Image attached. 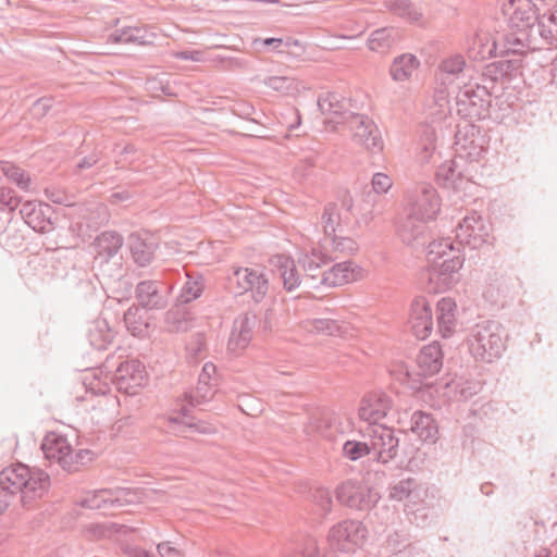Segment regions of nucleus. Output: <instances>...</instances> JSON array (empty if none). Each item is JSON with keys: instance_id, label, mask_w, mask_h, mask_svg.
<instances>
[{"instance_id": "1", "label": "nucleus", "mask_w": 557, "mask_h": 557, "mask_svg": "<svg viewBox=\"0 0 557 557\" xmlns=\"http://www.w3.org/2000/svg\"><path fill=\"white\" fill-rule=\"evenodd\" d=\"M50 487V476L44 470L15 463L0 472V513L10 505V496L20 493L24 507L44 497Z\"/></svg>"}, {"instance_id": "2", "label": "nucleus", "mask_w": 557, "mask_h": 557, "mask_svg": "<svg viewBox=\"0 0 557 557\" xmlns=\"http://www.w3.org/2000/svg\"><path fill=\"white\" fill-rule=\"evenodd\" d=\"M508 11L509 30L503 35L502 53L522 55L527 52V47L536 44L533 28L536 27L540 17L531 0H510Z\"/></svg>"}, {"instance_id": "3", "label": "nucleus", "mask_w": 557, "mask_h": 557, "mask_svg": "<svg viewBox=\"0 0 557 557\" xmlns=\"http://www.w3.org/2000/svg\"><path fill=\"white\" fill-rule=\"evenodd\" d=\"M463 261V256L450 238L434 240L428 250L430 283L435 284L437 290L450 288L458 281V271Z\"/></svg>"}, {"instance_id": "4", "label": "nucleus", "mask_w": 557, "mask_h": 557, "mask_svg": "<svg viewBox=\"0 0 557 557\" xmlns=\"http://www.w3.org/2000/svg\"><path fill=\"white\" fill-rule=\"evenodd\" d=\"M481 74L479 81L459 88L456 96L457 113L469 120H484L490 115L491 98L503 89Z\"/></svg>"}, {"instance_id": "5", "label": "nucleus", "mask_w": 557, "mask_h": 557, "mask_svg": "<svg viewBox=\"0 0 557 557\" xmlns=\"http://www.w3.org/2000/svg\"><path fill=\"white\" fill-rule=\"evenodd\" d=\"M505 337V331L500 323L488 320L471 327L467 344L475 360L493 362L500 358L506 348Z\"/></svg>"}, {"instance_id": "6", "label": "nucleus", "mask_w": 557, "mask_h": 557, "mask_svg": "<svg viewBox=\"0 0 557 557\" xmlns=\"http://www.w3.org/2000/svg\"><path fill=\"white\" fill-rule=\"evenodd\" d=\"M228 288L235 295L251 293L255 302H261L269 293L268 275L261 268L232 267L227 275Z\"/></svg>"}, {"instance_id": "7", "label": "nucleus", "mask_w": 557, "mask_h": 557, "mask_svg": "<svg viewBox=\"0 0 557 557\" xmlns=\"http://www.w3.org/2000/svg\"><path fill=\"white\" fill-rule=\"evenodd\" d=\"M363 440L369 441L371 454L379 463H387L396 458L399 447V437L394 429L384 424H367L360 430Z\"/></svg>"}, {"instance_id": "8", "label": "nucleus", "mask_w": 557, "mask_h": 557, "mask_svg": "<svg viewBox=\"0 0 557 557\" xmlns=\"http://www.w3.org/2000/svg\"><path fill=\"white\" fill-rule=\"evenodd\" d=\"M441 211V199L431 184H420L410 194L407 212L419 219L433 221Z\"/></svg>"}, {"instance_id": "9", "label": "nucleus", "mask_w": 557, "mask_h": 557, "mask_svg": "<svg viewBox=\"0 0 557 557\" xmlns=\"http://www.w3.org/2000/svg\"><path fill=\"white\" fill-rule=\"evenodd\" d=\"M380 497L376 490L354 480H347L336 488L337 500L357 510H370L379 502Z\"/></svg>"}, {"instance_id": "10", "label": "nucleus", "mask_w": 557, "mask_h": 557, "mask_svg": "<svg viewBox=\"0 0 557 557\" xmlns=\"http://www.w3.org/2000/svg\"><path fill=\"white\" fill-rule=\"evenodd\" d=\"M367 529L357 520H344L334 525L327 535L331 548L339 552H351L366 539Z\"/></svg>"}, {"instance_id": "11", "label": "nucleus", "mask_w": 557, "mask_h": 557, "mask_svg": "<svg viewBox=\"0 0 557 557\" xmlns=\"http://www.w3.org/2000/svg\"><path fill=\"white\" fill-rule=\"evenodd\" d=\"M471 121L465 119L462 123L457 125L455 146L460 159L476 161L484 152V136L481 134L480 127Z\"/></svg>"}, {"instance_id": "12", "label": "nucleus", "mask_w": 557, "mask_h": 557, "mask_svg": "<svg viewBox=\"0 0 557 557\" xmlns=\"http://www.w3.org/2000/svg\"><path fill=\"white\" fill-rule=\"evenodd\" d=\"M173 285L163 280H145L136 285L135 297L140 308L162 310L169 305Z\"/></svg>"}, {"instance_id": "13", "label": "nucleus", "mask_w": 557, "mask_h": 557, "mask_svg": "<svg viewBox=\"0 0 557 557\" xmlns=\"http://www.w3.org/2000/svg\"><path fill=\"white\" fill-rule=\"evenodd\" d=\"M490 227L484 223L481 215L473 212L465 216L456 228V239L461 246L471 249H479L488 242Z\"/></svg>"}, {"instance_id": "14", "label": "nucleus", "mask_w": 557, "mask_h": 557, "mask_svg": "<svg viewBox=\"0 0 557 557\" xmlns=\"http://www.w3.org/2000/svg\"><path fill=\"white\" fill-rule=\"evenodd\" d=\"M145 381V366L137 359L121 362L113 375L116 389L127 395H136Z\"/></svg>"}, {"instance_id": "15", "label": "nucleus", "mask_w": 557, "mask_h": 557, "mask_svg": "<svg viewBox=\"0 0 557 557\" xmlns=\"http://www.w3.org/2000/svg\"><path fill=\"white\" fill-rule=\"evenodd\" d=\"M350 122L347 124L352 132L354 140L371 151H381L383 140L375 123L364 114H349Z\"/></svg>"}, {"instance_id": "16", "label": "nucleus", "mask_w": 557, "mask_h": 557, "mask_svg": "<svg viewBox=\"0 0 557 557\" xmlns=\"http://www.w3.org/2000/svg\"><path fill=\"white\" fill-rule=\"evenodd\" d=\"M41 448L45 457L58 462L64 471L69 473L77 471V466H73V449L65 437L50 434L45 437Z\"/></svg>"}, {"instance_id": "17", "label": "nucleus", "mask_w": 557, "mask_h": 557, "mask_svg": "<svg viewBox=\"0 0 557 557\" xmlns=\"http://www.w3.org/2000/svg\"><path fill=\"white\" fill-rule=\"evenodd\" d=\"M318 107L322 114L329 116L330 123L348 124L349 114H356L350 111V101L335 91H326L318 98Z\"/></svg>"}, {"instance_id": "18", "label": "nucleus", "mask_w": 557, "mask_h": 557, "mask_svg": "<svg viewBox=\"0 0 557 557\" xmlns=\"http://www.w3.org/2000/svg\"><path fill=\"white\" fill-rule=\"evenodd\" d=\"M391 397L382 391H374L366 394L359 407V417L368 424L379 423L392 409Z\"/></svg>"}, {"instance_id": "19", "label": "nucleus", "mask_w": 557, "mask_h": 557, "mask_svg": "<svg viewBox=\"0 0 557 557\" xmlns=\"http://www.w3.org/2000/svg\"><path fill=\"white\" fill-rule=\"evenodd\" d=\"M256 322V314L250 312L240 314L234 320L227 343L231 352L239 355L248 347L253 336Z\"/></svg>"}, {"instance_id": "20", "label": "nucleus", "mask_w": 557, "mask_h": 557, "mask_svg": "<svg viewBox=\"0 0 557 557\" xmlns=\"http://www.w3.org/2000/svg\"><path fill=\"white\" fill-rule=\"evenodd\" d=\"M409 323L414 336L425 339L433 330V317L430 302L424 297H417L410 309Z\"/></svg>"}, {"instance_id": "21", "label": "nucleus", "mask_w": 557, "mask_h": 557, "mask_svg": "<svg viewBox=\"0 0 557 557\" xmlns=\"http://www.w3.org/2000/svg\"><path fill=\"white\" fill-rule=\"evenodd\" d=\"M361 272L362 269L352 261L338 262L322 272L319 283L326 287L341 286L360 278Z\"/></svg>"}, {"instance_id": "22", "label": "nucleus", "mask_w": 557, "mask_h": 557, "mask_svg": "<svg viewBox=\"0 0 557 557\" xmlns=\"http://www.w3.org/2000/svg\"><path fill=\"white\" fill-rule=\"evenodd\" d=\"M332 260V257H329L317 249H312L310 253H305L299 257L298 263L305 272L304 284L307 288H318L322 286V284L319 283L323 272L321 269Z\"/></svg>"}, {"instance_id": "23", "label": "nucleus", "mask_w": 557, "mask_h": 557, "mask_svg": "<svg viewBox=\"0 0 557 557\" xmlns=\"http://www.w3.org/2000/svg\"><path fill=\"white\" fill-rule=\"evenodd\" d=\"M128 249L134 262L138 267H147L154 258L156 242L147 234L132 233L127 240Z\"/></svg>"}, {"instance_id": "24", "label": "nucleus", "mask_w": 557, "mask_h": 557, "mask_svg": "<svg viewBox=\"0 0 557 557\" xmlns=\"http://www.w3.org/2000/svg\"><path fill=\"white\" fill-rule=\"evenodd\" d=\"M428 222L407 212L406 216L399 221L397 235L405 245L424 244L428 228Z\"/></svg>"}, {"instance_id": "25", "label": "nucleus", "mask_w": 557, "mask_h": 557, "mask_svg": "<svg viewBox=\"0 0 557 557\" xmlns=\"http://www.w3.org/2000/svg\"><path fill=\"white\" fill-rule=\"evenodd\" d=\"M156 35L146 26H129L117 28L108 36V42L147 46L152 45Z\"/></svg>"}, {"instance_id": "26", "label": "nucleus", "mask_w": 557, "mask_h": 557, "mask_svg": "<svg viewBox=\"0 0 557 557\" xmlns=\"http://www.w3.org/2000/svg\"><path fill=\"white\" fill-rule=\"evenodd\" d=\"M521 66L520 58L503 59L487 64L482 74L498 86V84H503L504 79L509 81L520 74Z\"/></svg>"}, {"instance_id": "27", "label": "nucleus", "mask_w": 557, "mask_h": 557, "mask_svg": "<svg viewBox=\"0 0 557 557\" xmlns=\"http://www.w3.org/2000/svg\"><path fill=\"white\" fill-rule=\"evenodd\" d=\"M533 32L537 40L533 47H527V52L541 50L544 45L557 47V11L541 16Z\"/></svg>"}, {"instance_id": "28", "label": "nucleus", "mask_w": 557, "mask_h": 557, "mask_svg": "<svg viewBox=\"0 0 557 557\" xmlns=\"http://www.w3.org/2000/svg\"><path fill=\"white\" fill-rule=\"evenodd\" d=\"M500 46L503 50V42L499 44L488 33L478 32L469 40L468 54L473 60H485L497 54V50Z\"/></svg>"}, {"instance_id": "29", "label": "nucleus", "mask_w": 557, "mask_h": 557, "mask_svg": "<svg viewBox=\"0 0 557 557\" xmlns=\"http://www.w3.org/2000/svg\"><path fill=\"white\" fill-rule=\"evenodd\" d=\"M272 263L282 278L283 287L286 292H294L304 282L293 258L285 255H277L273 258Z\"/></svg>"}, {"instance_id": "30", "label": "nucleus", "mask_w": 557, "mask_h": 557, "mask_svg": "<svg viewBox=\"0 0 557 557\" xmlns=\"http://www.w3.org/2000/svg\"><path fill=\"white\" fill-rule=\"evenodd\" d=\"M123 237L113 231H107L98 235L94 242L96 258L101 262H108L115 257L123 247Z\"/></svg>"}, {"instance_id": "31", "label": "nucleus", "mask_w": 557, "mask_h": 557, "mask_svg": "<svg viewBox=\"0 0 557 557\" xmlns=\"http://www.w3.org/2000/svg\"><path fill=\"white\" fill-rule=\"evenodd\" d=\"M164 326L170 333H185L194 327V314L176 301L164 314Z\"/></svg>"}, {"instance_id": "32", "label": "nucleus", "mask_w": 557, "mask_h": 557, "mask_svg": "<svg viewBox=\"0 0 557 557\" xmlns=\"http://www.w3.org/2000/svg\"><path fill=\"white\" fill-rule=\"evenodd\" d=\"M420 374L432 376L440 372L443 367V352L438 343L434 342L424 346L417 359Z\"/></svg>"}, {"instance_id": "33", "label": "nucleus", "mask_w": 557, "mask_h": 557, "mask_svg": "<svg viewBox=\"0 0 557 557\" xmlns=\"http://www.w3.org/2000/svg\"><path fill=\"white\" fill-rule=\"evenodd\" d=\"M465 159H460V156H456L453 160L444 162L436 171V181L444 187H451L458 189L461 187L463 173L461 170V163Z\"/></svg>"}, {"instance_id": "34", "label": "nucleus", "mask_w": 557, "mask_h": 557, "mask_svg": "<svg viewBox=\"0 0 557 557\" xmlns=\"http://www.w3.org/2000/svg\"><path fill=\"white\" fill-rule=\"evenodd\" d=\"M78 505L88 509L101 510L103 515H112L115 509L111 488L88 492L78 500Z\"/></svg>"}, {"instance_id": "35", "label": "nucleus", "mask_w": 557, "mask_h": 557, "mask_svg": "<svg viewBox=\"0 0 557 557\" xmlns=\"http://www.w3.org/2000/svg\"><path fill=\"white\" fill-rule=\"evenodd\" d=\"M114 335L106 319H96L88 325L87 338L89 344L97 350L107 349L112 343Z\"/></svg>"}, {"instance_id": "36", "label": "nucleus", "mask_w": 557, "mask_h": 557, "mask_svg": "<svg viewBox=\"0 0 557 557\" xmlns=\"http://www.w3.org/2000/svg\"><path fill=\"white\" fill-rule=\"evenodd\" d=\"M456 302L451 298H442L436 305V319L438 331L443 337H449L456 326Z\"/></svg>"}, {"instance_id": "37", "label": "nucleus", "mask_w": 557, "mask_h": 557, "mask_svg": "<svg viewBox=\"0 0 557 557\" xmlns=\"http://www.w3.org/2000/svg\"><path fill=\"white\" fill-rule=\"evenodd\" d=\"M411 431L418 435L421 441L435 442L437 435V425L430 413L414 411L411 416Z\"/></svg>"}, {"instance_id": "38", "label": "nucleus", "mask_w": 557, "mask_h": 557, "mask_svg": "<svg viewBox=\"0 0 557 557\" xmlns=\"http://www.w3.org/2000/svg\"><path fill=\"white\" fill-rule=\"evenodd\" d=\"M400 33L394 27H382L373 30L368 39L369 49L380 53L387 52L398 40Z\"/></svg>"}, {"instance_id": "39", "label": "nucleus", "mask_w": 557, "mask_h": 557, "mask_svg": "<svg viewBox=\"0 0 557 557\" xmlns=\"http://www.w3.org/2000/svg\"><path fill=\"white\" fill-rule=\"evenodd\" d=\"M184 275L186 281L181 288L176 301L186 305L201 296L205 289V280L199 272L184 271Z\"/></svg>"}, {"instance_id": "40", "label": "nucleus", "mask_w": 557, "mask_h": 557, "mask_svg": "<svg viewBox=\"0 0 557 557\" xmlns=\"http://www.w3.org/2000/svg\"><path fill=\"white\" fill-rule=\"evenodd\" d=\"M420 61L411 53H403L396 57L389 67V74L395 82H404L411 77L419 67Z\"/></svg>"}, {"instance_id": "41", "label": "nucleus", "mask_w": 557, "mask_h": 557, "mask_svg": "<svg viewBox=\"0 0 557 557\" xmlns=\"http://www.w3.org/2000/svg\"><path fill=\"white\" fill-rule=\"evenodd\" d=\"M124 323L127 331L136 337H146L149 333V323L145 321L139 307L133 306L126 310Z\"/></svg>"}, {"instance_id": "42", "label": "nucleus", "mask_w": 557, "mask_h": 557, "mask_svg": "<svg viewBox=\"0 0 557 557\" xmlns=\"http://www.w3.org/2000/svg\"><path fill=\"white\" fill-rule=\"evenodd\" d=\"M283 557H319L317 541L312 537H304L288 543Z\"/></svg>"}, {"instance_id": "43", "label": "nucleus", "mask_w": 557, "mask_h": 557, "mask_svg": "<svg viewBox=\"0 0 557 557\" xmlns=\"http://www.w3.org/2000/svg\"><path fill=\"white\" fill-rule=\"evenodd\" d=\"M384 4L389 12L408 22H419L422 17V12L410 0H385Z\"/></svg>"}, {"instance_id": "44", "label": "nucleus", "mask_w": 557, "mask_h": 557, "mask_svg": "<svg viewBox=\"0 0 557 557\" xmlns=\"http://www.w3.org/2000/svg\"><path fill=\"white\" fill-rule=\"evenodd\" d=\"M418 159L421 163L431 162L436 151L435 129L430 125H424L420 133Z\"/></svg>"}, {"instance_id": "45", "label": "nucleus", "mask_w": 557, "mask_h": 557, "mask_svg": "<svg viewBox=\"0 0 557 557\" xmlns=\"http://www.w3.org/2000/svg\"><path fill=\"white\" fill-rule=\"evenodd\" d=\"M308 327L311 332L332 336H342L348 331V324L333 318L312 319L308 322Z\"/></svg>"}, {"instance_id": "46", "label": "nucleus", "mask_w": 557, "mask_h": 557, "mask_svg": "<svg viewBox=\"0 0 557 557\" xmlns=\"http://www.w3.org/2000/svg\"><path fill=\"white\" fill-rule=\"evenodd\" d=\"M342 216L339 212V207L336 202H330L324 207L321 223L324 231V234L327 237L336 234L338 227L341 226Z\"/></svg>"}, {"instance_id": "47", "label": "nucleus", "mask_w": 557, "mask_h": 557, "mask_svg": "<svg viewBox=\"0 0 557 557\" xmlns=\"http://www.w3.org/2000/svg\"><path fill=\"white\" fill-rule=\"evenodd\" d=\"M111 490L115 509L126 505L139 504L145 498V492L140 488L117 487Z\"/></svg>"}, {"instance_id": "48", "label": "nucleus", "mask_w": 557, "mask_h": 557, "mask_svg": "<svg viewBox=\"0 0 557 557\" xmlns=\"http://www.w3.org/2000/svg\"><path fill=\"white\" fill-rule=\"evenodd\" d=\"M0 168L3 175L18 188L22 190L29 189L30 176L23 169L8 161H1Z\"/></svg>"}, {"instance_id": "49", "label": "nucleus", "mask_w": 557, "mask_h": 557, "mask_svg": "<svg viewBox=\"0 0 557 557\" xmlns=\"http://www.w3.org/2000/svg\"><path fill=\"white\" fill-rule=\"evenodd\" d=\"M418 482L416 479H403L389 487V498L393 500L401 502L405 499H413Z\"/></svg>"}, {"instance_id": "50", "label": "nucleus", "mask_w": 557, "mask_h": 557, "mask_svg": "<svg viewBox=\"0 0 557 557\" xmlns=\"http://www.w3.org/2000/svg\"><path fill=\"white\" fill-rule=\"evenodd\" d=\"M50 211V206L41 205L37 211L33 213V215L28 219L26 224L30 226L34 231L46 233L52 230V222L49 216H47V212Z\"/></svg>"}, {"instance_id": "51", "label": "nucleus", "mask_w": 557, "mask_h": 557, "mask_svg": "<svg viewBox=\"0 0 557 557\" xmlns=\"http://www.w3.org/2000/svg\"><path fill=\"white\" fill-rule=\"evenodd\" d=\"M370 445L368 440L363 441H346L343 444V455L351 461L359 460L360 458L370 455Z\"/></svg>"}, {"instance_id": "52", "label": "nucleus", "mask_w": 557, "mask_h": 557, "mask_svg": "<svg viewBox=\"0 0 557 557\" xmlns=\"http://www.w3.org/2000/svg\"><path fill=\"white\" fill-rule=\"evenodd\" d=\"M214 393L215 391L213 389L211 384L198 381V385L195 388V391H193L189 394H186V398L191 407H196L212 399Z\"/></svg>"}, {"instance_id": "53", "label": "nucleus", "mask_w": 557, "mask_h": 557, "mask_svg": "<svg viewBox=\"0 0 557 557\" xmlns=\"http://www.w3.org/2000/svg\"><path fill=\"white\" fill-rule=\"evenodd\" d=\"M332 250L342 255H350L358 249L357 243L350 237L336 236L335 234L330 237Z\"/></svg>"}, {"instance_id": "54", "label": "nucleus", "mask_w": 557, "mask_h": 557, "mask_svg": "<svg viewBox=\"0 0 557 557\" xmlns=\"http://www.w3.org/2000/svg\"><path fill=\"white\" fill-rule=\"evenodd\" d=\"M465 66V58L461 54H455L444 59L440 69L446 74L458 75L463 71Z\"/></svg>"}, {"instance_id": "55", "label": "nucleus", "mask_w": 557, "mask_h": 557, "mask_svg": "<svg viewBox=\"0 0 557 557\" xmlns=\"http://www.w3.org/2000/svg\"><path fill=\"white\" fill-rule=\"evenodd\" d=\"M336 420L335 417L329 413L322 414L313 421L315 431L325 438H332L334 436L333 428L335 426Z\"/></svg>"}, {"instance_id": "56", "label": "nucleus", "mask_w": 557, "mask_h": 557, "mask_svg": "<svg viewBox=\"0 0 557 557\" xmlns=\"http://www.w3.org/2000/svg\"><path fill=\"white\" fill-rule=\"evenodd\" d=\"M169 422L171 424H176V423L182 424L183 428L194 430L195 432L201 433V434H212L215 432V428L212 424L203 422V421H197V422H183L182 421L181 422L178 417H171V418H169Z\"/></svg>"}, {"instance_id": "57", "label": "nucleus", "mask_w": 557, "mask_h": 557, "mask_svg": "<svg viewBox=\"0 0 557 557\" xmlns=\"http://www.w3.org/2000/svg\"><path fill=\"white\" fill-rule=\"evenodd\" d=\"M372 190L375 195L386 194L393 186L392 178L385 173H375L371 181Z\"/></svg>"}, {"instance_id": "58", "label": "nucleus", "mask_w": 557, "mask_h": 557, "mask_svg": "<svg viewBox=\"0 0 557 557\" xmlns=\"http://www.w3.org/2000/svg\"><path fill=\"white\" fill-rule=\"evenodd\" d=\"M264 83L271 89L282 92L289 91L294 87V81L286 76H270Z\"/></svg>"}, {"instance_id": "59", "label": "nucleus", "mask_w": 557, "mask_h": 557, "mask_svg": "<svg viewBox=\"0 0 557 557\" xmlns=\"http://www.w3.org/2000/svg\"><path fill=\"white\" fill-rule=\"evenodd\" d=\"M314 503L321 508L323 513H329L332 509L331 492L325 487H319L313 493Z\"/></svg>"}, {"instance_id": "60", "label": "nucleus", "mask_w": 557, "mask_h": 557, "mask_svg": "<svg viewBox=\"0 0 557 557\" xmlns=\"http://www.w3.org/2000/svg\"><path fill=\"white\" fill-rule=\"evenodd\" d=\"M20 198L13 195L9 187H0V205L9 211H14L20 205Z\"/></svg>"}, {"instance_id": "61", "label": "nucleus", "mask_w": 557, "mask_h": 557, "mask_svg": "<svg viewBox=\"0 0 557 557\" xmlns=\"http://www.w3.org/2000/svg\"><path fill=\"white\" fill-rule=\"evenodd\" d=\"M408 545V540L405 534L400 532H394L387 537V546L394 552H401Z\"/></svg>"}, {"instance_id": "62", "label": "nucleus", "mask_w": 557, "mask_h": 557, "mask_svg": "<svg viewBox=\"0 0 557 557\" xmlns=\"http://www.w3.org/2000/svg\"><path fill=\"white\" fill-rule=\"evenodd\" d=\"M46 195L49 200H51L53 203L63 205L66 207L73 206V196L67 195L63 191L57 190V189H47Z\"/></svg>"}, {"instance_id": "63", "label": "nucleus", "mask_w": 557, "mask_h": 557, "mask_svg": "<svg viewBox=\"0 0 557 557\" xmlns=\"http://www.w3.org/2000/svg\"><path fill=\"white\" fill-rule=\"evenodd\" d=\"M482 389V386L475 382H466L458 389L459 398L468 400L472 396L476 395Z\"/></svg>"}, {"instance_id": "64", "label": "nucleus", "mask_w": 557, "mask_h": 557, "mask_svg": "<svg viewBox=\"0 0 557 557\" xmlns=\"http://www.w3.org/2000/svg\"><path fill=\"white\" fill-rule=\"evenodd\" d=\"M92 460V453L88 449L73 450V466H77V471L82 466Z\"/></svg>"}]
</instances>
